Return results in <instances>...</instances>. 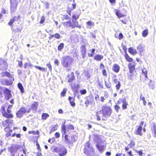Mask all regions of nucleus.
<instances>
[{
  "label": "nucleus",
  "mask_w": 156,
  "mask_h": 156,
  "mask_svg": "<svg viewBox=\"0 0 156 156\" xmlns=\"http://www.w3.org/2000/svg\"><path fill=\"white\" fill-rule=\"evenodd\" d=\"M136 63L135 62L129 63L128 65L129 68H134L135 67Z\"/></svg>",
  "instance_id": "obj_30"
},
{
  "label": "nucleus",
  "mask_w": 156,
  "mask_h": 156,
  "mask_svg": "<svg viewBox=\"0 0 156 156\" xmlns=\"http://www.w3.org/2000/svg\"><path fill=\"white\" fill-rule=\"evenodd\" d=\"M135 145V143L133 140H131L129 144L127 146L129 147H133Z\"/></svg>",
  "instance_id": "obj_40"
},
{
  "label": "nucleus",
  "mask_w": 156,
  "mask_h": 156,
  "mask_svg": "<svg viewBox=\"0 0 156 156\" xmlns=\"http://www.w3.org/2000/svg\"><path fill=\"white\" fill-rule=\"evenodd\" d=\"M55 37L56 39H59L60 37V35L58 33H55L54 34L51 35L49 37V39L50 40L52 39L53 37Z\"/></svg>",
  "instance_id": "obj_25"
},
{
  "label": "nucleus",
  "mask_w": 156,
  "mask_h": 156,
  "mask_svg": "<svg viewBox=\"0 0 156 156\" xmlns=\"http://www.w3.org/2000/svg\"><path fill=\"white\" fill-rule=\"evenodd\" d=\"M27 112L26 108L22 107L20 108L19 111L16 112V115L17 117L21 118L22 117L23 114Z\"/></svg>",
  "instance_id": "obj_8"
},
{
  "label": "nucleus",
  "mask_w": 156,
  "mask_h": 156,
  "mask_svg": "<svg viewBox=\"0 0 156 156\" xmlns=\"http://www.w3.org/2000/svg\"><path fill=\"white\" fill-rule=\"evenodd\" d=\"M143 73L144 74L146 78H147V71L146 70V69H143L142 70Z\"/></svg>",
  "instance_id": "obj_50"
},
{
  "label": "nucleus",
  "mask_w": 156,
  "mask_h": 156,
  "mask_svg": "<svg viewBox=\"0 0 156 156\" xmlns=\"http://www.w3.org/2000/svg\"><path fill=\"white\" fill-rule=\"evenodd\" d=\"M66 92V89H64L63 91L61 93V95L62 96H64L65 95Z\"/></svg>",
  "instance_id": "obj_48"
},
{
  "label": "nucleus",
  "mask_w": 156,
  "mask_h": 156,
  "mask_svg": "<svg viewBox=\"0 0 156 156\" xmlns=\"http://www.w3.org/2000/svg\"><path fill=\"white\" fill-rule=\"evenodd\" d=\"M55 136L56 138H58L60 137V134L59 133L56 132L55 133Z\"/></svg>",
  "instance_id": "obj_63"
},
{
  "label": "nucleus",
  "mask_w": 156,
  "mask_h": 156,
  "mask_svg": "<svg viewBox=\"0 0 156 156\" xmlns=\"http://www.w3.org/2000/svg\"><path fill=\"white\" fill-rule=\"evenodd\" d=\"M124 56L125 59L127 62H132L133 61V59L129 56L127 53H125Z\"/></svg>",
  "instance_id": "obj_21"
},
{
  "label": "nucleus",
  "mask_w": 156,
  "mask_h": 156,
  "mask_svg": "<svg viewBox=\"0 0 156 156\" xmlns=\"http://www.w3.org/2000/svg\"><path fill=\"white\" fill-rule=\"evenodd\" d=\"M76 6V4L75 3H74L72 4V7L71 8L69 7H68L66 10V12L70 16L71 15L72 11L73 9H75Z\"/></svg>",
  "instance_id": "obj_12"
},
{
  "label": "nucleus",
  "mask_w": 156,
  "mask_h": 156,
  "mask_svg": "<svg viewBox=\"0 0 156 156\" xmlns=\"http://www.w3.org/2000/svg\"><path fill=\"white\" fill-rule=\"evenodd\" d=\"M60 150H61V148L55 147H52L51 148V151L53 152L58 153L60 152Z\"/></svg>",
  "instance_id": "obj_26"
},
{
  "label": "nucleus",
  "mask_w": 156,
  "mask_h": 156,
  "mask_svg": "<svg viewBox=\"0 0 156 156\" xmlns=\"http://www.w3.org/2000/svg\"><path fill=\"white\" fill-rule=\"evenodd\" d=\"M115 37L118 39L119 40H121L122 39L123 37V35L122 33H120L119 35V36H116V35H115Z\"/></svg>",
  "instance_id": "obj_39"
},
{
  "label": "nucleus",
  "mask_w": 156,
  "mask_h": 156,
  "mask_svg": "<svg viewBox=\"0 0 156 156\" xmlns=\"http://www.w3.org/2000/svg\"><path fill=\"white\" fill-rule=\"evenodd\" d=\"M148 34V30L147 29L144 30L142 32V35L144 37H146Z\"/></svg>",
  "instance_id": "obj_35"
},
{
  "label": "nucleus",
  "mask_w": 156,
  "mask_h": 156,
  "mask_svg": "<svg viewBox=\"0 0 156 156\" xmlns=\"http://www.w3.org/2000/svg\"><path fill=\"white\" fill-rule=\"evenodd\" d=\"M17 86L18 88L21 91V92L22 93H24V88L22 84L19 83L18 84Z\"/></svg>",
  "instance_id": "obj_29"
},
{
  "label": "nucleus",
  "mask_w": 156,
  "mask_h": 156,
  "mask_svg": "<svg viewBox=\"0 0 156 156\" xmlns=\"http://www.w3.org/2000/svg\"><path fill=\"white\" fill-rule=\"evenodd\" d=\"M95 50L94 49H92L91 50V54L88 53V56L89 57H92L93 56V54L95 52Z\"/></svg>",
  "instance_id": "obj_43"
},
{
  "label": "nucleus",
  "mask_w": 156,
  "mask_h": 156,
  "mask_svg": "<svg viewBox=\"0 0 156 156\" xmlns=\"http://www.w3.org/2000/svg\"><path fill=\"white\" fill-rule=\"evenodd\" d=\"M104 142V141L102 140L97 144L96 147L100 152H103L106 148V144Z\"/></svg>",
  "instance_id": "obj_7"
},
{
  "label": "nucleus",
  "mask_w": 156,
  "mask_h": 156,
  "mask_svg": "<svg viewBox=\"0 0 156 156\" xmlns=\"http://www.w3.org/2000/svg\"><path fill=\"white\" fill-rule=\"evenodd\" d=\"M12 131V130H11L10 132H9L6 134V137H8L11 136V133Z\"/></svg>",
  "instance_id": "obj_59"
},
{
  "label": "nucleus",
  "mask_w": 156,
  "mask_h": 156,
  "mask_svg": "<svg viewBox=\"0 0 156 156\" xmlns=\"http://www.w3.org/2000/svg\"><path fill=\"white\" fill-rule=\"evenodd\" d=\"M109 1L111 4H115L116 2L115 0H109Z\"/></svg>",
  "instance_id": "obj_64"
},
{
  "label": "nucleus",
  "mask_w": 156,
  "mask_h": 156,
  "mask_svg": "<svg viewBox=\"0 0 156 156\" xmlns=\"http://www.w3.org/2000/svg\"><path fill=\"white\" fill-rule=\"evenodd\" d=\"M103 58V56L101 55H97L94 57V59L97 61H100Z\"/></svg>",
  "instance_id": "obj_28"
},
{
  "label": "nucleus",
  "mask_w": 156,
  "mask_h": 156,
  "mask_svg": "<svg viewBox=\"0 0 156 156\" xmlns=\"http://www.w3.org/2000/svg\"><path fill=\"white\" fill-rule=\"evenodd\" d=\"M153 131L154 133V134L155 136H156V128L155 126H153Z\"/></svg>",
  "instance_id": "obj_60"
},
{
  "label": "nucleus",
  "mask_w": 156,
  "mask_h": 156,
  "mask_svg": "<svg viewBox=\"0 0 156 156\" xmlns=\"http://www.w3.org/2000/svg\"><path fill=\"white\" fill-rule=\"evenodd\" d=\"M128 51L130 54L133 55H135L137 53L136 49L132 47L128 48Z\"/></svg>",
  "instance_id": "obj_13"
},
{
  "label": "nucleus",
  "mask_w": 156,
  "mask_h": 156,
  "mask_svg": "<svg viewBox=\"0 0 156 156\" xmlns=\"http://www.w3.org/2000/svg\"><path fill=\"white\" fill-rule=\"evenodd\" d=\"M85 153L88 156H92L94 154V152L93 149L91 145L90 144L89 142L87 143L84 147Z\"/></svg>",
  "instance_id": "obj_3"
},
{
  "label": "nucleus",
  "mask_w": 156,
  "mask_h": 156,
  "mask_svg": "<svg viewBox=\"0 0 156 156\" xmlns=\"http://www.w3.org/2000/svg\"><path fill=\"white\" fill-rule=\"evenodd\" d=\"M49 115L47 113H44L42 115V118L43 119L45 120L49 117Z\"/></svg>",
  "instance_id": "obj_38"
},
{
  "label": "nucleus",
  "mask_w": 156,
  "mask_h": 156,
  "mask_svg": "<svg viewBox=\"0 0 156 156\" xmlns=\"http://www.w3.org/2000/svg\"><path fill=\"white\" fill-rule=\"evenodd\" d=\"M81 52L82 53L83 57H84L85 55L86 52V45H82L80 47Z\"/></svg>",
  "instance_id": "obj_16"
},
{
  "label": "nucleus",
  "mask_w": 156,
  "mask_h": 156,
  "mask_svg": "<svg viewBox=\"0 0 156 156\" xmlns=\"http://www.w3.org/2000/svg\"><path fill=\"white\" fill-rule=\"evenodd\" d=\"M102 115L103 117V120H105V118L110 116L112 113V109L109 106H103L102 108Z\"/></svg>",
  "instance_id": "obj_2"
},
{
  "label": "nucleus",
  "mask_w": 156,
  "mask_h": 156,
  "mask_svg": "<svg viewBox=\"0 0 156 156\" xmlns=\"http://www.w3.org/2000/svg\"><path fill=\"white\" fill-rule=\"evenodd\" d=\"M149 88L152 89H154L155 88L154 82L152 80H151L148 83Z\"/></svg>",
  "instance_id": "obj_23"
},
{
  "label": "nucleus",
  "mask_w": 156,
  "mask_h": 156,
  "mask_svg": "<svg viewBox=\"0 0 156 156\" xmlns=\"http://www.w3.org/2000/svg\"><path fill=\"white\" fill-rule=\"evenodd\" d=\"M8 120V125L9 126L10 125H12L13 124V121L12 119H7Z\"/></svg>",
  "instance_id": "obj_49"
},
{
  "label": "nucleus",
  "mask_w": 156,
  "mask_h": 156,
  "mask_svg": "<svg viewBox=\"0 0 156 156\" xmlns=\"http://www.w3.org/2000/svg\"><path fill=\"white\" fill-rule=\"evenodd\" d=\"M1 75L3 76H6L9 77L10 76V74L8 72H2L1 73Z\"/></svg>",
  "instance_id": "obj_36"
},
{
  "label": "nucleus",
  "mask_w": 156,
  "mask_h": 156,
  "mask_svg": "<svg viewBox=\"0 0 156 156\" xmlns=\"http://www.w3.org/2000/svg\"><path fill=\"white\" fill-rule=\"evenodd\" d=\"M120 86H121V84H120V83H118V84H117V85H116V88L117 90H118L119 89Z\"/></svg>",
  "instance_id": "obj_62"
},
{
  "label": "nucleus",
  "mask_w": 156,
  "mask_h": 156,
  "mask_svg": "<svg viewBox=\"0 0 156 156\" xmlns=\"http://www.w3.org/2000/svg\"><path fill=\"white\" fill-rule=\"evenodd\" d=\"M122 49L124 50L125 53H127V48H126V46L125 45H124L122 46Z\"/></svg>",
  "instance_id": "obj_57"
},
{
  "label": "nucleus",
  "mask_w": 156,
  "mask_h": 156,
  "mask_svg": "<svg viewBox=\"0 0 156 156\" xmlns=\"http://www.w3.org/2000/svg\"><path fill=\"white\" fill-rule=\"evenodd\" d=\"M66 128L69 129H73L74 127L72 125H68L66 126Z\"/></svg>",
  "instance_id": "obj_47"
},
{
  "label": "nucleus",
  "mask_w": 156,
  "mask_h": 156,
  "mask_svg": "<svg viewBox=\"0 0 156 156\" xmlns=\"http://www.w3.org/2000/svg\"><path fill=\"white\" fill-rule=\"evenodd\" d=\"M86 24L89 26H93L94 25V23L91 21H89L86 22Z\"/></svg>",
  "instance_id": "obj_45"
},
{
  "label": "nucleus",
  "mask_w": 156,
  "mask_h": 156,
  "mask_svg": "<svg viewBox=\"0 0 156 156\" xmlns=\"http://www.w3.org/2000/svg\"><path fill=\"white\" fill-rule=\"evenodd\" d=\"M128 18L126 17L124 19L121 20L120 21L123 23L126 24H127V22L128 21Z\"/></svg>",
  "instance_id": "obj_41"
},
{
  "label": "nucleus",
  "mask_w": 156,
  "mask_h": 156,
  "mask_svg": "<svg viewBox=\"0 0 156 156\" xmlns=\"http://www.w3.org/2000/svg\"><path fill=\"white\" fill-rule=\"evenodd\" d=\"M18 3L16 0H11L10 9V13H12L14 12L16 10Z\"/></svg>",
  "instance_id": "obj_6"
},
{
  "label": "nucleus",
  "mask_w": 156,
  "mask_h": 156,
  "mask_svg": "<svg viewBox=\"0 0 156 156\" xmlns=\"http://www.w3.org/2000/svg\"><path fill=\"white\" fill-rule=\"evenodd\" d=\"M102 74L103 75L105 76H107V72H106V70L105 69H104L103 70Z\"/></svg>",
  "instance_id": "obj_61"
},
{
  "label": "nucleus",
  "mask_w": 156,
  "mask_h": 156,
  "mask_svg": "<svg viewBox=\"0 0 156 156\" xmlns=\"http://www.w3.org/2000/svg\"><path fill=\"white\" fill-rule=\"evenodd\" d=\"M93 136L94 140L97 143L100 142H101L102 140V136L98 135L96 134H93Z\"/></svg>",
  "instance_id": "obj_11"
},
{
  "label": "nucleus",
  "mask_w": 156,
  "mask_h": 156,
  "mask_svg": "<svg viewBox=\"0 0 156 156\" xmlns=\"http://www.w3.org/2000/svg\"><path fill=\"white\" fill-rule=\"evenodd\" d=\"M20 148H23L22 146L13 144L8 148V150L11 153V156H15L17 151Z\"/></svg>",
  "instance_id": "obj_5"
},
{
  "label": "nucleus",
  "mask_w": 156,
  "mask_h": 156,
  "mask_svg": "<svg viewBox=\"0 0 156 156\" xmlns=\"http://www.w3.org/2000/svg\"><path fill=\"white\" fill-rule=\"evenodd\" d=\"M115 108L117 112H118L120 107L117 105H115Z\"/></svg>",
  "instance_id": "obj_58"
},
{
  "label": "nucleus",
  "mask_w": 156,
  "mask_h": 156,
  "mask_svg": "<svg viewBox=\"0 0 156 156\" xmlns=\"http://www.w3.org/2000/svg\"><path fill=\"white\" fill-rule=\"evenodd\" d=\"M5 94V98L6 100H8L11 97L10 90L7 88L3 90Z\"/></svg>",
  "instance_id": "obj_10"
},
{
  "label": "nucleus",
  "mask_w": 156,
  "mask_h": 156,
  "mask_svg": "<svg viewBox=\"0 0 156 156\" xmlns=\"http://www.w3.org/2000/svg\"><path fill=\"white\" fill-rule=\"evenodd\" d=\"M73 58L69 56L63 57L62 58L61 63L65 67H67L72 62Z\"/></svg>",
  "instance_id": "obj_4"
},
{
  "label": "nucleus",
  "mask_w": 156,
  "mask_h": 156,
  "mask_svg": "<svg viewBox=\"0 0 156 156\" xmlns=\"http://www.w3.org/2000/svg\"><path fill=\"white\" fill-rule=\"evenodd\" d=\"M77 140V137L76 136H74L73 137H72L71 140L72 142H75Z\"/></svg>",
  "instance_id": "obj_54"
},
{
  "label": "nucleus",
  "mask_w": 156,
  "mask_h": 156,
  "mask_svg": "<svg viewBox=\"0 0 156 156\" xmlns=\"http://www.w3.org/2000/svg\"><path fill=\"white\" fill-rule=\"evenodd\" d=\"M8 120L7 119L5 121H4L2 122V125L4 126H8Z\"/></svg>",
  "instance_id": "obj_42"
},
{
  "label": "nucleus",
  "mask_w": 156,
  "mask_h": 156,
  "mask_svg": "<svg viewBox=\"0 0 156 156\" xmlns=\"http://www.w3.org/2000/svg\"><path fill=\"white\" fill-rule=\"evenodd\" d=\"M20 18V15L13 16L10 19L8 23V25L10 27L12 26L13 23L15 22L18 21Z\"/></svg>",
  "instance_id": "obj_9"
},
{
  "label": "nucleus",
  "mask_w": 156,
  "mask_h": 156,
  "mask_svg": "<svg viewBox=\"0 0 156 156\" xmlns=\"http://www.w3.org/2000/svg\"><path fill=\"white\" fill-rule=\"evenodd\" d=\"M1 82L4 85H10L12 84L11 81H10L9 80H8L6 79H2Z\"/></svg>",
  "instance_id": "obj_14"
},
{
  "label": "nucleus",
  "mask_w": 156,
  "mask_h": 156,
  "mask_svg": "<svg viewBox=\"0 0 156 156\" xmlns=\"http://www.w3.org/2000/svg\"><path fill=\"white\" fill-rule=\"evenodd\" d=\"M97 83L98 85L100 87L103 88V84H101L99 81H97Z\"/></svg>",
  "instance_id": "obj_56"
},
{
  "label": "nucleus",
  "mask_w": 156,
  "mask_h": 156,
  "mask_svg": "<svg viewBox=\"0 0 156 156\" xmlns=\"http://www.w3.org/2000/svg\"><path fill=\"white\" fill-rule=\"evenodd\" d=\"M58 128V125L57 124H56L54 126H52L51 129L50 130V133H52L55 131Z\"/></svg>",
  "instance_id": "obj_32"
},
{
  "label": "nucleus",
  "mask_w": 156,
  "mask_h": 156,
  "mask_svg": "<svg viewBox=\"0 0 156 156\" xmlns=\"http://www.w3.org/2000/svg\"><path fill=\"white\" fill-rule=\"evenodd\" d=\"M45 20L44 16H42L41 17V20L39 22V23L41 24L43 23L45 21Z\"/></svg>",
  "instance_id": "obj_44"
},
{
  "label": "nucleus",
  "mask_w": 156,
  "mask_h": 156,
  "mask_svg": "<svg viewBox=\"0 0 156 156\" xmlns=\"http://www.w3.org/2000/svg\"><path fill=\"white\" fill-rule=\"evenodd\" d=\"M64 47V44L63 43L60 44L58 46V50L61 51L63 49Z\"/></svg>",
  "instance_id": "obj_34"
},
{
  "label": "nucleus",
  "mask_w": 156,
  "mask_h": 156,
  "mask_svg": "<svg viewBox=\"0 0 156 156\" xmlns=\"http://www.w3.org/2000/svg\"><path fill=\"white\" fill-rule=\"evenodd\" d=\"M142 127L141 126H139L136 130L135 132V133L137 135L142 136Z\"/></svg>",
  "instance_id": "obj_17"
},
{
  "label": "nucleus",
  "mask_w": 156,
  "mask_h": 156,
  "mask_svg": "<svg viewBox=\"0 0 156 156\" xmlns=\"http://www.w3.org/2000/svg\"><path fill=\"white\" fill-rule=\"evenodd\" d=\"M7 67V64L5 61L2 59H0V68H3Z\"/></svg>",
  "instance_id": "obj_15"
},
{
  "label": "nucleus",
  "mask_w": 156,
  "mask_h": 156,
  "mask_svg": "<svg viewBox=\"0 0 156 156\" xmlns=\"http://www.w3.org/2000/svg\"><path fill=\"white\" fill-rule=\"evenodd\" d=\"M80 14L79 13H73L71 17L72 22L68 21L62 23V24L64 27L66 28L69 27L72 28L76 27L80 28V26L79 25L78 22L77 21L79 17Z\"/></svg>",
  "instance_id": "obj_1"
},
{
  "label": "nucleus",
  "mask_w": 156,
  "mask_h": 156,
  "mask_svg": "<svg viewBox=\"0 0 156 156\" xmlns=\"http://www.w3.org/2000/svg\"><path fill=\"white\" fill-rule=\"evenodd\" d=\"M80 93L81 94H85L86 93L87 91L85 89L81 90H80Z\"/></svg>",
  "instance_id": "obj_52"
},
{
  "label": "nucleus",
  "mask_w": 156,
  "mask_h": 156,
  "mask_svg": "<svg viewBox=\"0 0 156 156\" xmlns=\"http://www.w3.org/2000/svg\"><path fill=\"white\" fill-rule=\"evenodd\" d=\"M128 105V104L127 102L123 103L122 105L123 109H126L127 108V106Z\"/></svg>",
  "instance_id": "obj_53"
},
{
  "label": "nucleus",
  "mask_w": 156,
  "mask_h": 156,
  "mask_svg": "<svg viewBox=\"0 0 156 156\" xmlns=\"http://www.w3.org/2000/svg\"><path fill=\"white\" fill-rule=\"evenodd\" d=\"M140 100H142L143 101V103L144 105L145 106L146 105V101L145 100V98L144 97H143V94H141L140 96Z\"/></svg>",
  "instance_id": "obj_33"
},
{
  "label": "nucleus",
  "mask_w": 156,
  "mask_h": 156,
  "mask_svg": "<svg viewBox=\"0 0 156 156\" xmlns=\"http://www.w3.org/2000/svg\"><path fill=\"white\" fill-rule=\"evenodd\" d=\"M60 152L59 154V156H64L67 153V150L65 148L61 149V150H60Z\"/></svg>",
  "instance_id": "obj_19"
},
{
  "label": "nucleus",
  "mask_w": 156,
  "mask_h": 156,
  "mask_svg": "<svg viewBox=\"0 0 156 156\" xmlns=\"http://www.w3.org/2000/svg\"><path fill=\"white\" fill-rule=\"evenodd\" d=\"M2 114L3 116L6 118H12L13 117V115L12 114H8L6 112H2Z\"/></svg>",
  "instance_id": "obj_27"
},
{
  "label": "nucleus",
  "mask_w": 156,
  "mask_h": 156,
  "mask_svg": "<svg viewBox=\"0 0 156 156\" xmlns=\"http://www.w3.org/2000/svg\"><path fill=\"white\" fill-rule=\"evenodd\" d=\"M70 19L69 17L68 16V15L67 14H65L63 15V19L65 20H68Z\"/></svg>",
  "instance_id": "obj_51"
},
{
  "label": "nucleus",
  "mask_w": 156,
  "mask_h": 156,
  "mask_svg": "<svg viewBox=\"0 0 156 156\" xmlns=\"http://www.w3.org/2000/svg\"><path fill=\"white\" fill-rule=\"evenodd\" d=\"M120 102H122L123 104L126 102V98H120L118 102L119 104Z\"/></svg>",
  "instance_id": "obj_37"
},
{
  "label": "nucleus",
  "mask_w": 156,
  "mask_h": 156,
  "mask_svg": "<svg viewBox=\"0 0 156 156\" xmlns=\"http://www.w3.org/2000/svg\"><path fill=\"white\" fill-rule=\"evenodd\" d=\"M5 130L6 132H10L11 130H10L9 126H6L5 128Z\"/></svg>",
  "instance_id": "obj_55"
},
{
  "label": "nucleus",
  "mask_w": 156,
  "mask_h": 156,
  "mask_svg": "<svg viewBox=\"0 0 156 156\" xmlns=\"http://www.w3.org/2000/svg\"><path fill=\"white\" fill-rule=\"evenodd\" d=\"M68 100L69 101L70 105L73 107L75 106L76 104L74 102L75 100V97L74 98H72L71 97H69L68 98Z\"/></svg>",
  "instance_id": "obj_18"
},
{
  "label": "nucleus",
  "mask_w": 156,
  "mask_h": 156,
  "mask_svg": "<svg viewBox=\"0 0 156 156\" xmlns=\"http://www.w3.org/2000/svg\"><path fill=\"white\" fill-rule=\"evenodd\" d=\"M68 77L69 78L68 80V82H72L73 80L75 78V76L73 73L72 72L70 75Z\"/></svg>",
  "instance_id": "obj_24"
},
{
  "label": "nucleus",
  "mask_w": 156,
  "mask_h": 156,
  "mask_svg": "<svg viewBox=\"0 0 156 156\" xmlns=\"http://www.w3.org/2000/svg\"><path fill=\"white\" fill-rule=\"evenodd\" d=\"M66 141V142L67 144H69L70 142V141L69 140L68 138V136L67 135H66L64 137Z\"/></svg>",
  "instance_id": "obj_46"
},
{
  "label": "nucleus",
  "mask_w": 156,
  "mask_h": 156,
  "mask_svg": "<svg viewBox=\"0 0 156 156\" xmlns=\"http://www.w3.org/2000/svg\"><path fill=\"white\" fill-rule=\"evenodd\" d=\"M65 122L64 124L63 125L62 128V136H63L65 134L66 132V126L65 125Z\"/></svg>",
  "instance_id": "obj_31"
},
{
  "label": "nucleus",
  "mask_w": 156,
  "mask_h": 156,
  "mask_svg": "<svg viewBox=\"0 0 156 156\" xmlns=\"http://www.w3.org/2000/svg\"><path fill=\"white\" fill-rule=\"evenodd\" d=\"M115 12L116 15L119 18H120L122 17H124L126 16V15L121 13L117 9L115 10Z\"/></svg>",
  "instance_id": "obj_20"
},
{
  "label": "nucleus",
  "mask_w": 156,
  "mask_h": 156,
  "mask_svg": "<svg viewBox=\"0 0 156 156\" xmlns=\"http://www.w3.org/2000/svg\"><path fill=\"white\" fill-rule=\"evenodd\" d=\"M38 105L37 102H34L31 104V109L34 111H36Z\"/></svg>",
  "instance_id": "obj_22"
}]
</instances>
